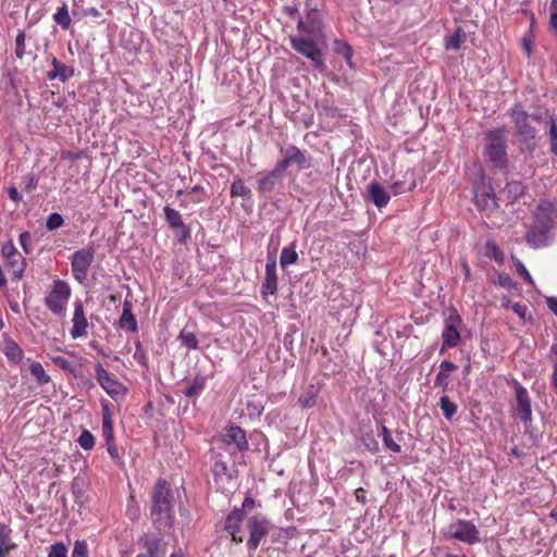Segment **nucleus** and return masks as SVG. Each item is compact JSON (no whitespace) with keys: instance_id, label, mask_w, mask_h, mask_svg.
I'll return each instance as SVG.
<instances>
[{"instance_id":"1","label":"nucleus","mask_w":557,"mask_h":557,"mask_svg":"<svg viewBox=\"0 0 557 557\" xmlns=\"http://www.w3.org/2000/svg\"><path fill=\"white\" fill-rule=\"evenodd\" d=\"M508 114L513 124L515 144L522 153L532 154L539 146L537 129L533 125V122H537L536 109L529 113L521 103H517L508 111Z\"/></svg>"},{"instance_id":"2","label":"nucleus","mask_w":557,"mask_h":557,"mask_svg":"<svg viewBox=\"0 0 557 557\" xmlns=\"http://www.w3.org/2000/svg\"><path fill=\"white\" fill-rule=\"evenodd\" d=\"M175 497L170 484L159 479L151 491L150 515L159 530L172 528L174 523Z\"/></svg>"},{"instance_id":"3","label":"nucleus","mask_w":557,"mask_h":557,"mask_svg":"<svg viewBox=\"0 0 557 557\" xmlns=\"http://www.w3.org/2000/svg\"><path fill=\"white\" fill-rule=\"evenodd\" d=\"M485 156L494 168L504 169L507 166V140L503 128H494L485 134Z\"/></svg>"},{"instance_id":"4","label":"nucleus","mask_w":557,"mask_h":557,"mask_svg":"<svg viewBox=\"0 0 557 557\" xmlns=\"http://www.w3.org/2000/svg\"><path fill=\"white\" fill-rule=\"evenodd\" d=\"M271 529L270 521L260 515L251 516L246 521V530L249 533V537L247 540V547L250 552H255L261 540L269 533Z\"/></svg>"},{"instance_id":"5","label":"nucleus","mask_w":557,"mask_h":557,"mask_svg":"<svg viewBox=\"0 0 557 557\" xmlns=\"http://www.w3.org/2000/svg\"><path fill=\"white\" fill-rule=\"evenodd\" d=\"M290 45L294 50L311 60L312 65L320 71H323L325 65L322 58V52L315 42L306 37H290Z\"/></svg>"},{"instance_id":"6","label":"nucleus","mask_w":557,"mask_h":557,"mask_svg":"<svg viewBox=\"0 0 557 557\" xmlns=\"http://www.w3.org/2000/svg\"><path fill=\"white\" fill-rule=\"evenodd\" d=\"M95 258V248L89 246L77 250L72 257V273L75 280L83 283Z\"/></svg>"},{"instance_id":"7","label":"nucleus","mask_w":557,"mask_h":557,"mask_svg":"<svg viewBox=\"0 0 557 557\" xmlns=\"http://www.w3.org/2000/svg\"><path fill=\"white\" fill-rule=\"evenodd\" d=\"M71 288L64 281L58 280L53 283L51 292L46 297L47 307L55 314L64 311V302L70 298Z\"/></svg>"},{"instance_id":"8","label":"nucleus","mask_w":557,"mask_h":557,"mask_svg":"<svg viewBox=\"0 0 557 557\" xmlns=\"http://www.w3.org/2000/svg\"><path fill=\"white\" fill-rule=\"evenodd\" d=\"M1 251L12 269V278L21 280L25 271V258L15 248L12 240L5 242Z\"/></svg>"},{"instance_id":"9","label":"nucleus","mask_w":557,"mask_h":557,"mask_svg":"<svg viewBox=\"0 0 557 557\" xmlns=\"http://www.w3.org/2000/svg\"><path fill=\"white\" fill-rule=\"evenodd\" d=\"M449 534L453 539L468 544H474L480 541L475 525L467 520H458L450 524Z\"/></svg>"},{"instance_id":"10","label":"nucleus","mask_w":557,"mask_h":557,"mask_svg":"<svg viewBox=\"0 0 557 557\" xmlns=\"http://www.w3.org/2000/svg\"><path fill=\"white\" fill-rule=\"evenodd\" d=\"M281 154L283 156V159L277 161L275 165L283 172H285V170L293 163L297 164L300 169L308 166L306 156L294 145L281 148Z\"/></svg>"},{"instance_id":"11","label":"nucleus","mask_w":557,"mask_h":557,"mask_svg":"<svg viewBox=\"0 0 557 557\" xmlns=\"http://www.w3.org/2000/svg\"><path fill=\"white\" fill-rule=\"evenodd\" d=\"M535 117L537 119V123H543L548 127L547 135L550 144V152L557 156V123L554 115H552L547 109L536 108Z\"/></svg>"},{"instance_id":"12","label":"nucleus","mask_w":557,"mask_h":557,"mask_svg":"<svg viewBox=\"0 0 557 557\" xmlns=\"http://www.w3.org/2000/svg\"><path fill=\"white\" fill-rule=\"evenodd\" d=\"M515 392L517 404L516 410L518 416L522 421L528 422L532 417L531 399L529 397V393L519 382H515Z\"/></svg>"},{"instance_id":"13","label":"nucleus","mask_w":557,"mask_h":557,"mask_svg":"<svg viewBox=\"0 0 557 557\" xmlns=\"http://www.w3.org/2000/svg\"><path fill=\"white\" fill-rule=\"evenodd\" d=\"M555 216V206L547 199H541L536 208L534 224L553 228Z\"/></svg>"},{"instance_id":"14","label":"nucleus","mask_w":557,"mask_h":557,"mask_svg":"<svg viewBox=\"0 0 557 557\" xmlns=\"http://www.w3.org/2000/svg\"><path fill=\"white\" fill-rule=\"evenodd\" d=\"M221 442L225 446L234 444L238 451H244L248 448V442L246 438L245 431L236 425H231L225 430V433L223 434Z\"/></svg>"},{"instance_id":"15","label":"nucleus","mask_w":557,"mask_h":557,"mask_svg":"<svg viewBox=\"0 0 557 557\" xmlns=\"http://www.w3.org/2000/svg\"><path fill=\"white\" fill-rule=\"evenodd\" d=\"M552 228L533 224L525 234V240L532 248L546 247L549 244V232Z\"/></svg>"},{"instance_id":"16","label":"nucleus","mask_w":557,"mask_h":557,"mask_svg":"<svg viewBox=\"0 0 557 557\" xmlns=\"http://www.w3.org/2000/svg\"><path fill=\"white\" fill-rule=\"evenodd\" d=\"M459 323H461L460 315L453 313L448 317L447 323L442 334L443 346L456 347L458 345L460 334L457 330V325Z\"/></svg>"},{"instance_id":"17","label":"nucleus","mask_w":557,"mask_h":557,"mask_svg":"<svg viewBox=\"0 0 557 557\" xmlns=\"http://www.w3.org/2000/svg\"><path fill=\"white\" fill-rule=\"evenodd\" d=\"M284 172L276 165L272 171L258 178V190L261 194L272 193L282 183Z\"/></svg>"},{"instance_id":"18","label":"nucleus","mask_w":557,"mask_h":557,"mask_svg":"<svg viewBox=\"0 0 557 557\" xmlns=\"http://www.w3.org/2000/svg\"><path fill=\"white\" fill-rule=\"evenodd\" d=\"M96 379L109 395L113 396L120 393L122 385L100 363L96 367Z\"/></svg>"},{"instance_id":"19","label":"nucleus","mask_w":557,"mask_h":557,"mask_svg":"<svg viewBox=\"0 0 557 557\" xmlns=\"http://www.w3.org/2000/svg\"><path fill=\"white\" fill-rule=\"evenodd\" d=\"M245 512L243 509H234L232 510L226 519H225V530L232 535V540L236 543H242L244 539L238 536V532L240 531V523L244 520Z\"/></svg>"},{"instance_id":"20","label":"nucleus","mask_w":557,"mask_h":557,"mask_svg":"<svg viewBox=\"0 0 557 557\" xmlns=\"http://www.w3.org/2000/svg\"><path fill=\"white\" fill-rule=\"evenodd\" d=\"M73 327L71 335L73 338H78L87 334L88 322L85 317L83 304L81 301L75 302L74 315H73Z\"/></svg>"},{"instance_id":"21","label":"nucleus","mask_w":557,"mask_h":557,"mask_svg":"<svg viewBox=\"0 0 557 557\" xmlns=\"http://www.w3.org/2000/svg\"><path fill=\"white\" fill-rule=\"evenodd\" d=\"M277 289L276 260L270 258L265 265V276L262 283V295H274Z\"/></svg>"},{"instance_id":"22","label":"nucleus","mask_w":557,"mask_h":557,"mask_svg":"<svg viewBox=\"0 0 557 557\" xmlns=\"http://www.w3.org/2000/svg\"><path fill=\"white\" fill-rule=\"evenodd\" d=\"M51 65L52 70L47 73V78L49 81L59 79L60 82L65 83L74 76V67L62 63L55 57L52 58Z\"/></svg>"},{"instance_id":"23","label":"nucleus","mask_w":557,"mask_h":557,"mask_svg":"<svg viewBox=\"0 0 557 557\" xmlns=\"http://www.w3.org/2000/svg\"><path fill=\"white\" fill-rule=\"evenodd\" d=\"M367 197L377 208L385 207L391 199L387 190L377 182H371L368 185V196Z\"/></svg>"},{"instance_id":"24","label":"nucleus","mask_w":557,"mask_h":557,"mask_svg":"<svg viewBox=\"0 0 557 557\" xmlns=\"http://www.w3.org/2000/svg\"><path fill=\"white\" fill-rule=\"evenodd\" d=\"M474 198L480 210L494 211L498 208L496 196L491 187L488 190L484 189L481 193H476Z\"/></svg>"},{"instance_id":"25","label":"nucleus","mask_w":557,"mask_h":557,"mask_svg":"<svg viewBox=\"0 0 557 557\" xmlns=\"http://www.w3.org/2000/svg\"><path fill=\"white\" fill-rule=\"evenodd\" d=\"M297 29L308 34H314L320 30V20L318 10L312 9L307 15V20H298Z\"/></svg>"},{"instance_id":"26","label":"nucleus","mask_w":557,"mask_h":557,"mask_svg":"<svg viewBox=\"0 0 557 557\" xmlns=\"http://www.w3.org/2000/svg\"><path fill=\"white\" fill-rule=\"evenodd\" d=\"M120 327L135 332L137 330V321L132 312V304L128 301L124 302L123 312L119 321Z\"/></svg>"},{"instance_id":"27","label":"nucleus","mask_w":557,"mask_h":557,"mask_svg":"<svg viewBox=\"0 0 557 557\" xmlns=\"http://www.w3.org/2000/svg\"><path fill=\"white\" fill-rule=\"evenodd\" d=\"M102 435L106 442L114 441L112 414L108 405H102Z\"/></svg>"},{"instance_id":"28","label":"nucleus","mask_w":557,"mask_h":557,"mask_svg":"<svg viewBox=\"0 0 557 557\" xmlns=\"http://www.w3.org/2000/svg\"><path fill=\"white\" fill-rule=\"evenodd\" d=\"M524 186L520 181L508 182L503 193L507 195V198L513 202L520 199L524 195Z\"/></svg>"},{"instance_id":"29","label":"nucleus","mask_w":557,"mask_h":557,"mask_svg":"<svg viewBox=\"0 0 557 557\" xmlns=\"http://www.w3.org/2000/svg\"><path fill=\"white\" fill-rule=\"evenodd\" d=\"M298 260V253L296 251L295 243L287 247H284L280 256V264L282 269H285L289 264H295Z\"/></svg>"},{"instance_id":"30","label":"nucleus","mask_w":557,"mask_h":557,"mask_svg":"<svg viewBox=\"0 0 557 557\" xmlns=\"http://www.w3.org/2000/svg\"><path fill=\"white\" fill-rule=\"evenodd\" d=\"M144 548L146 557H163L164 552L161 549V540L156 537H146L144 540Z\"/></svg>"},{"instance_id":"31","label":"nucleus","mask_w":557,"mask_h":557,"mask_svg":"<svg viewBox=\"0 0 557 557\" xmlns=\"http://www.w3.org/2000/svg\"><path fill=\"white\" fill-rule=\"evenodd\" d=\"M4 354L7 358L13 362H20L23 358V350L16 344V342L12 339H7L4 343Z\"/></svg>"},{"instance_id":"32","label":"nucleus","mask_w":557,"mask_h":557,"mask_svg":"<svg viewBox=\"0 0 557 557\" xmlns=\"http://www.w3.org/2000/svg\"><path fill=\"white\" fill-rule=\"evenodd\" d=\"M205 384L206 379L203 376H195L194 380L190 383H188V386L185 388L184 395L189 398L199 395L205 388Z\"/></svg>"},{"instance_id":"33","label":"nucleus","mask_w":557,"mask_h":557,"mask_svg":"<svg viewBox=\"0 0 557 557\" xmlns=\"http://www.w3.org/2000/svg\"><path fill=\"white\" fill-rule=\"evenodd\" d=\"M164 216L171 228L183 227L184 222L181 213L177 210L166 206L164 208Z\"/></svg>"},{"instance_id":"34","label":"nucleus","mask_w":557,"mask_h":557,"mask_svg":"<svg viewBox=\"0 0 557 557\" xmlns=\"http://www.w3.org/2000/svg\"><path fill=\"white\" fill-rule=\"evenodd\" d=\"M334 51L337 54H341L346 60L347 64L352 67V48L346 41L335 40L334 41Z\"/></svg>"},{"instance_id":"35","label":"nucleus","mask_w":557,"mask_h":557,"mask_svg":"<svg viewBox=\"0 0 557 557\" xmlns=\"http://www.w3.org/2000/svg\"><path fill=\"white\" fill-rule=\"evenodd\" d=\"M438 406L443 411V414L446 420H451L455 413L457 412V406L454 404L448 396H442L438 401Z\"/></svg>"},{"instance_id":"36","label":"nucleus","mask_w":557,"mask_h":557,"mask_svg":"<svg viewBox=\"0 0 557 557\" xmlns=\"http://www.w3.org/2000/svg\"><path fill=\"white\" fill-rule=\"evenodd\" d=\"M30 374L36 379L38 384L44 385L50 382V376L46 374V371L41 363L33 362L29 367Z\"/></svg>"},{"instance_id":"37","label":"nucleus","mask_w":557,"mask_h":557,"mask_svg":"<svg viewBox=\"0 0 557 557\" xmlns=\"http://www.w3.org/2000/svg\"><path fill=\"white\" fill-rule=\"evenodd\" d=\"M54 22L60 25L63 29H67L71 25V16L67 11L66 4H63L57 13L53 15Z\"/></svg>"},{"instance_id":"38","label":"nucleus","mask_w":557,"mask_h":557,"mask_svg":"<svg viewBox=\"0 0 557 557\" xmlns=\"http://www.w3.org/2000/svg\"><path fill=\"white\" fill-rule=\"evenodd\" d=\"M214 463L212 471L215 478H221L228 474V467L225 461L221 459V454L213 451Z\"/></svg>"},{"instance_id":"39","label":"nucleus","mask_w":557,"mask_h":557,"mask_svg":"<svg viewBox=\"0 0 557 557\" xmlns=\"http://www.w3.org/2000/svg\"><path fill=\"white\" fill-rule=\"evenodd\" d=\"M315 400H317V389L313 385H311L305 394H302L299 399H298V403L304 407V408H311L312 406L315 405Z\"/></svg>"},{"instance_id":"40","label":"nucleus","mask_w":557,"mask_h":557,"mask_svg":"<svg viewBox=\"0 0 557 557\" xmlns=\"http://www.w3.org/2000/svg\"><path fill=\"white\" fill-rule=\"evenodd\" d=\"M178 339L181 341V344L187 347L188 349L198 348V341L193 332H188L185 329L182 330L178 335Z\"/></svg>"},{"instance_id":"41","label":"nucleus","mask_w":557,"mask_h":557,"mask_svg":"<svg viewBox=\"0 0 557 557\" xmlns=\"http://www.w3.org/2000/svg\"><path fill=\"white\" fill-rule=\"evenodd\" d=\"M466 39V34L461 29V27H458L454 35L447 40L446 42V49H453L457 50L460 48L461 42Z\"/></svg>"},{"instance_id":"42","label":"nucleus","mask_w":557,"mask_h":557,"mask_svg":"<svg viewBox=\"0 0 557 557\" xmlns=\"http://www.w3.org/2000/svg\"><path fill=\"white\" fill-rule=\"evenodd\" d=\"M381 434L383 437L384 445L387 449L392 450L393 453L400 451V445L393 440L389 430L385 425H382Z\"/></svg>"},{"instance_id":"43","label":"nucleus","mask_w":557,"mask_h":557,"mask_svg":"<svg viewBox=\"0 0 557 557\" xmlns=\"http://www.w3.org/2000/svg\"><path fill=\"white\" fill-rule=\"evenodd\" d=\"M231 196L232 197H248L250 196V189L245 186L242 180H236L233 182L231 186Z\"/></svg>"},{"instance_id":"44","label":"nucleus","mask_w":557,"mask_h":557,"mask_svg":"<svg viewBox=\"0 0 557 557\" xmlns=\"http://www.w3.org/2000/svg\"><path fill=\"white\" fill-rule=\"evenodd\" d=\"M77 442L83 449L90 450L95 446V436L88 430H84Z\"/></svg>"},{"instance_id":"45","label":"nucleus","mask_w":557,"mask_h":557,"mask_svg":"<svg viewBox=\"0 0 557 557\" xmlns=\"http://www.w3.org/2000/svg\"><path fill=\"white\" fill-rule=\"evenodd\" d=\"M64 224V220L60 213L53 212L51 213L46 222V227L48 231H54L61 227Z\"/></svg>"},{"instance_id":"46","label":"nucleus","mask_w":557,"mask_h":557,"mask_svg":"<svg viewBox=\"0 0 557 557\" xmlns=\"http://www.w3.org/2000/svg\"><path fill=\"white\" fill-rule=\"evenodd\" d=\"M48 557H67V548L63 543L51 545Z\"/></svg>"},{"instance_id":"47","label":"nucleus","mask_w":557,"mask_h":557,"mask_svg":"<svg viewBox=\"0 0 557 557\" xmlns=\"http://www.w3.org/2000/svg\"><path fill=\"white\" fill-rule=\"evenodd\" d=\"M15 54L18 59H22L25 54V34L20 32L15 38Z\"/></svg>"},{"instance_id":"48","label":"nucleus","mask_w":557,"mask_h":557,"mask_svg":"<svg viewBox=\"0 0 557 557\" xmlns=\"http://www.w3.org/2000/svg\"><path fill=\"white\" fill-rule=\"evenodd\" d=\"M72 557H88L87 544L84 541H76Z\"/></svg>"},{"instance_id":"49","label":"nucleus","mask_w":557,"mask_h":557,"mask_svg":"<svg viewBox=\"0 0 557 557\" xmlns=\"http://www.w3.org/2000/svg\"><path fill=\"white\" fill-rule=\"evenodd\" d=\"M515 267L517 272L531 285L534 284L532 276L530 275L529 271L525 269L524 264L519 260H515Z\"/></svg>"},{"instance_id":"50","label":"nucleus","mask_w":557,"mask_h":557,"mask_svg":"<svg viewBox=\"0 0 557 557\" xmlns=\"http://www.w3.org/2000/svg\"><path fill=\"white\" fill-rule=\"evenodd\" d=\"M488 249V256L494 259L495 261L503 262L504 260V252L500 250L498 246L495 244H487Z\"/></svg>"},{"instance_id":"51","label":"nucleus","mask_w":557,"mask_h":557,"mask_svg":"<svg viewBox=\"0 0 557 557\" xmlns=\"http://www.w3.org/2000/svg\"><path fill=\"white\" fill-rule=\"evenodd\" d=\"M30 239H32V236H30L29 232H23L20 234L18 240H20V244L26 255H29L32 252V248H30V244H29Z\"/></svg>"},{"instance_id":"52","label":"nucleus","mask_w":557,"mask_h":557,"mask_svg":"<svg viewBox=\"0 0 557 557\" xmlns=\"http://www.w3.org/2000/svg\"><path fill=\"white\" fill-rule=\"evenodd\" d=\"M448 379H449V374L448 373H444V371H440L436 374L434 385L436 387H442L443 391H445L447 388V386H448Z\"/></svg>"},{"instance_id":"53","label":"nucleus","mask_w":557,"mask_h":557,"mask_svg":"<svg viewBox=\"0 0 557 557\" xmlns=\"http://www.w3.org/2000/svg\"><path fill=\"white\" fill-rule=\"evenodd\" d=\"M498 283L500 286L506 288H513L516 287V283L512 281V278L507 274H500L498 276Z\"/></svg>"},{"instance_id":"54","label":"nucleus","mask_w":557,"mask_h":557,"mask_svg":"<svg viewBox=\"0 0 557 557\" xmlns=\"http://www.w3.org/2000/svg\"><path fill=\"white\" fill-rule=\"evenodd\" d=\"M106 445H107V450H108L109 455L111 456V458L117 459L119 458V449L115 445V442L114 441L106 442Z\"/></svg>"},{"instance_id":"55","label":"nucleus","mask_w":557,"mask_h":557,"mask_svg":"<svg viewBox=\"0 0 557 557\" xmlns=\"http://www.w3.org/2000/svg\"><path fill=\"white\" fill-rule=\"evenodd\" d=\"M440 371H444V373H450L457 369V366L448 360L442 361L440 366Z\"/></svg>"},{"instance_id":"56","label":"nucleus","mask_w":557,"mask_h":557,"mask_svg":"<svg viewBox=\"0 0 557 557\" xmlns=\"http://www.w3.org/2000/svg\"><path fill=\"white\" fill-rule=\"evenodd\" d=\"M181 230V233L178 235L180 243H186L190 238V230L185 224L183 227H178Z\"/></svg>"},{"instance_id":"57","label":"nucleus","mask_w":557,"mask_h":557,"mask_svg":"<svg viewBox=\"0 0 557 557\" xmlns=\"http://www.w3.org/2000/svg\"><path fill=\"white\" fill-rule=\"evenodd\" d=\"M512 310L515 311V313H517L521 319H525V314H527V311H528V308L527 306L524 305H521V304H515L512 305Z\"/></svg>"},{"instance_id":"58","label":"nucleus","mask_w":557,"mask_h":557,"mask_svg":"<svg viewBox=\"0 0 557 557\" xmlns=\"http://www.w3.org/2000/svg\"><path fill=\"white\" fill-rule=\"evenodd\" d=\"M52 360H53L54 364H57L58 367H60L64 370H66L71 367V362L63 357H60V356L54 357Z\"/></svg>"},{"instance_id":"59","label":"nucleus","mask_w":557,"mask_h":557,"mask_svg":"<svg viewBox=\"0 0 557 557\" xmlns=\"http://www.w3.org/2000/svg\"><path fill=\"white\" fill-rule=\"evenodd\" d=\"M548 309L557 317V297H548L546 299Z\"/></svg>"},{"instance_id":"60","label":"nucleus","mask_w":557,"mask_h":557,"mask_svg":"<svg viewBox=\"0 0 557 557\" xmlns=\"http://www.w3.org/2000/svg\"><path fill=\"white\" fill-rule=\"evenodd\" d=\"M8 195H9V198H10L11 200H13L14 202H18V201H21V199H22V197H21V195H20L18 190H17L15 187H10V188L8 189Z\"/></svg>"},{"instance_id":"61","label":"nucleus","mask_w":557,"mask_h":557,"mask_svg":"<svg viewBox=\"0 0 557 557\" xmlns=\"http://www.w3.org/2000/svg\"><path fill=\"white\" fill-rule=\"evenodd\" d=\"M552 387L557 392V360L553 364V374L550 381Z\"/></svg>"},{"instance_id":"62","label":"nucleus","mask_w":557,"mask_h":557,"mask_svg":"<svg viewBox=\"0 0 557 557\" xmlns=\"http://www.w3.org/2000/svg\"><path fill=\"white\" fill-rule=\"evenodd\" d=\"M549 28L557 37V14H550L549 16Z\"/></svg>"},{"instance_id":"63","label":"nucleus","mask_w":557,"mask_h":557,"mask_svg":"<svg viewBox=\"0 0 557 557\" xmlns=\"http://www.w3.org/2000/svg\"><path fill=\"white\" fill-rule=\"evenodd\" d=\"M364 494H366V491L362 487H359L358 490H356V497L359 502L364 503Z\"/></svg>"},{"instance_id":"64","label":"nucleus","mask_w":557,"mask_h":557,"mask_svg":"<svg viewBox=\"0 0 557 557\" xmlns=\"http://www.w3.org/2000/svg\"><path fill=\"white\" fill-rule=\"evenodd\" d=\"M9 305H10V309L13 312L21 313V307H20V304L17 301H10Z\"/></svg>"}]
</instances>
